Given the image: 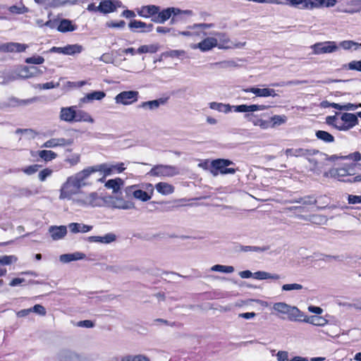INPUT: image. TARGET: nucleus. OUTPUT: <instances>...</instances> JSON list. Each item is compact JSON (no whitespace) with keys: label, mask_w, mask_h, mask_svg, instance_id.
<instances>
[{"label":"nucleus","mask_w":361,"mask_h":361,"mask_svg":"<svg viewBox=\"0 0 361 361\" xmlns=\"http://www.w3.org/2000/svg\"><path fill=\"white\" fill-rule=\"evenodd\" d=\"M92 173H94L92 166H88L68 177L61 187L59 199L73 201L74 196H78L81 193V188L87 185L86 180Z\"/></svg>","instance_id":"nucleus-1"},{"label":"nucleus","mask_w":361,"mask_h":361,"mask_svg":"<svg viewBox=\"0 0 361 361\" xmlns=\"http://www.w3.org/2000/svg\"><path fill=\"white\" fill-rule=\"evenodd\" d=\"M209 106L210 109L213 110L218 111L219 112H223L225 114H228L231 111L232 109L235 112H241V113H248V112H254L258 111L265 110L267 106L264 105H259V104H241L237 106H231L228 104H223L220 102H212L209 104Z\"/></svg>","instance_id":"nucleus-2"},{"label":"nucleus","mask_w":361,"mask_h":361,"mask_svg":"<svg viewBox=\"0 0 361 361\" xmlns=\"http://www.w3.org/2000/svg\"><path fill=\"white\" fill-rule=\"evenodd\" d=\"M273 310L281 319H285L281 315H287L288 319L292 322H300L304 317V314L297 307L291 306L283 302L274 303Z\"/></svg>","instance_id":"nucleus-3"},{"label":"nucleus","mask_w":361,"mask_h":361,"mask_svg":"<svg viewBox=\"0 0 361 361\" xmlns=\"http://www.w3.org/2000/svg\"><path fill=\"white\" fill-rule=\"evenodd\" d=\"M356 164H345L342 167L332 169L329 171V173L331 177L337 178L340 181L355 183L361 181V174L353 177V178L344 179V177L351 176L355 174V169Z\"/></svg>","instance_id":"nucleus-4"},{"label":"nucleus","mask_w":361,"mask_h":361,"mask_svg":"<svg viewBox=\"0 0 361 361\" xmlns=\"http://www.w3.org/2000/svg\"><path fill=\"white\" fill-rule=\"evenodd\" d=\"M73 202L81 207H96L103 206L104 200L97 192H92L87 194L81 192L73 199Z\"/></svg>","instance_id":"nucleus-5"},{"label":"nucleus","mask_w":361,"mask_h":361,"mask_svg":"<svg viewBox=\"0 0 361 361\" xmlns=\"http://www.w3.org/2000/svg\"><path fill=\"white\" fill-rule=\"evenodd\" d=\"M94 173H99L102 176L98 179L99 182H104L105 178L115 172L121 173L125 170L124 164L121 162L116 164L104 163L92 166Z\"/></svg>","instance_id":"nucleus-6"},{"label":"nucleus","mask_w":361,"mask_h":361,"mask_svg":"<svg viewBox=\"0 0 361 361\" xmlns=\"http://www.w3.org/2000/svg\"><path fill=\"white\" fill-rule=\"evenodd\" d=\"M213 35L216 36L215 38L217 39L216 47L221 49H240L243 47L246 44L245 42H233L225 32H217L213 33Z\"/></svg>","instance_id":"nucleus-7"},{"label":"nucleus","mask_w":361,"mask_h":361,"mask_svg":"<svg viewBox=\"0 0 361 361\" xmlns=\"http://www.w3.org/2000/svg\"><path fill=\"white\" fill-rule=\"evenodd\" d=\"M314 54H331L337 51L339 47L334 41L317 42L311 46Z\"/></svg>","instance_id":"nucleus-8"},{"label":"nucleus","mask_w":361,"mask_h":361,"mask_svg":"<svg viewBox=\"0 0 361 361\" xmlns=\"http://www.w3.org/2000/svg\"><path fill=\"white\" fill-rule=\"evenodd\" d=\"M139 92L135 90L123 91L114 99L117 104L130 105L138 100Z\"/></svg>","instance_id":"nucleus-9"},{"label":"nucleus","mask_w":361,"mask_h":361,"mask_svg":"<svg viewBox=\"0 0 361 361\" xmlns=\"http://www.w3.org/2000/svg\"><path fill=\"white\" fill-rule=\"evenodd\" d=\"M178 173V169L170 165L154 166L149 172L152 176H168L171 177Z\"/></svg>","instance_id":"nucleus-10"},{"label":"nucleus","mask_w":361,"mask_h":361,"mask_svg":"<svg viewBox=\"0 0 361 361\" xmlns=\"http://www.w3.org/2000/svg\"><path fill=\"white\" fill-rule=\"evenodd\" d=\"M232 161L224 159H218L212 161V166L219 171L221 174H234L236 170L233 168H227V166L233 165Z\"/></svg>","instance_id":"nucleus-11"},{"label":"nucleus","mask_w":361,"mask_h":361,"mask_svg":"<svg viewBox=\"0 0 361 361\" xmlns=\"http://www.w3.org/2000/svg\"><path fill=\"white\" fill-rule=\"evenodd\" d=\"M123 7L122 2L119 0H102L99 5V13L106 14L112 13L117 8Z\"/></svg>","instance_id":"nucleus-12"},{"label":"nucleus","mask_w":361,"mask_h":361,"mask_svg":"<svg viewBox=\"0 0 361 361\" xmlns=\"http://www.w3.org/2000/svg\"><path fill=\"white\" fill-rule=\"evenodd\" d=\"M179 8H167L162 11H159L157 16H154L152 20L157 23H164L169 20L172 16H178Z\"/></svg>","instance_id":"nucleus-13"},{"label":"nucleus","mask_w":361,"mask_h":361,"mask_svg":"<svg viewBox=\"0 0 361 361\" xmlns=\"http://www.w3.org/2000/svg\"><path fill=\"white\" fill-rule=\"evenodd\" d=\"M28 47L27 44L18 42H6L0 44V52L12 53L23 52Z\"/></svg>","instance_id":"nucleus-14"},{"label":"nucleus","mask_w":361,"mask_h":361,"mask_svg":"<svg viewBox=\"0 0 361 361\" xmlns=\"http://www.w3.org/2000/svg\"><path fill=\"white\" fill-rule=\"evenodd\" d=\"M78 0H35V1L43 6L44 8H57L66 5H73L78 2Z\"/></svg>","instance_id":"nucleus-15"},{"label":"nucleus","mask_w":361,"mask_h":361,"mask_svg":"<svg viewBox=\"0 0 361 361\" xmlns=\"http://www.w3.org/2000/svg\"><path fill=\"white\" fill-rule=\"evenodd\" d=\"M73 143V139L63 137H54L46 141L42 147L46 148H54L57 147L70 146Z\"/></svg>","instance_id":"nucleus-16"},{"label":"nucleus","mask_w":361,"mask_h":361,"mask_svg":"<svg viewBox=\"0 0 361 361\" xmlns=\"http://www.w3.org/2000/svg\"><path fill=\"white\" fill-rule=\"evenodd\" d=\"M216 45L217 39L211 37L205 38L197 44H192L191 48L193 49H199L202 51L205 52L212 49L214 47H216Z\"/></svg>","instance_id":"nucleus-17"},{"label":"nucleus","mask_w":361,"mask_h":361,"mask_svg":"<svg viewBox=\"0 0 361 361\" xmlns=\"http://www.w3.org/2000/svg\"><path fill=\"white\" fill-rule=\"evenodd\" d=\"M48 231L53 240H59L66 235L67 227L66 226H51Z\"/></svg>","instance_id":"nucleus-18"},{"label":"nucleus","mask_w":361,"mask_h":361,"mask_svg":"<svg viewBox=\"0 0 361 361\" xmlns=\"http://www.w3.org/2000/svg\"><path fill=\"white\" fill-rule=\"evenodd\" d=\"M76 106L62 107L60 111L59 118L61 121L72 123L75 119Z\"/></svg>","instance_id":"nucleus-19"},{"label":"nucleus","mask_w":361,"mask_h":361,"mask_svg":"<svg viewBox=\"0 0 361 361\" xmlns=\"http://www.w3.org/2000/svg\"><path fill=\"white\" fill-rule=\"evenodd\" d=\"M243 91L245 92H252L255 94L257 97H274L277 95L276 91L274 89L271 88H258L253 87L245 89L243 90Z\"/></svg>","instance_id":"nucleus-20"},{"label":"nucleus","mask_w":361,"mask_h":361,"mask_svg":"<svg viewBox=\"0 0 361 361\" xmlns=\"http://www.w3.org/2000/svg\"><path fill=\"white\" fill-rule=\"evenodd\" d=\"M116 240V234L113 233H108L104 236H89L87 240L89 243H96L101 244H110Z\"/></svg>","instance_id":"nucleus-21"},{"label":"nucleus","mask_w":361,"mask_h":361,"mask_svg":"<svg viewBox=\"0 0 361 361\" xmlns=\"http://www.w3.org/2000/svg\"><path fill=\"white\" fill-rule=\"evenodd\" d=\"M160 8L155 5L143 6L137 9V14L142 18H149L159 13Z\"/></svg>","instance_id":"nucleus-22"},{"label":"nucleus","mask_w":361,"mask_h":361,"mask_svg":"<svg viewBox=\"0 0 361 361\" xmlns=\"http://www.w3.org/2000/svg\"><path fill=\"white\" fill-rule=\"evenodd\" d=\"M340 115L341 116V120L345 125V126L342 128L343 129L348 130L357 125L358 119L357 115L350 113H343L340 114Z\"/></svg>","instance_id":"nucleus-23"},{"label":"nucleus","mask_w":361,"mask_h":361,"mask_svg":"<svg viewBox=\"0 0 361 361\" xmlns=\"http://www.w3.org/2000/svg\"><path fill=\"white\" fill-rule=\"evenodd\" d=\"M318 152V150L316 149H309L304 148H297V149H287L285 152L287 156L290 157H305L314 155Z\"/></svg>","instance_id":"nucleus-24"},{"label":"nucleus","mask_w":361,"mask_h":361,"mask_svg":"<svg viewBox=\"0 0 361 361\" xmlns=\"http://www.w3.org/2000/svg\"><path fill=\"white\" fill-rule=\"evenodd\" d=\"M165 103L166 99L164 98H160L158 99L141 102L138 105V108L146 110L154 111L159 109L161 105H163Z\"/></svg>","instance_id":"nucleus-25"},{"label":"nucleus","mask_w":361,"mask_h":361,"mask_svg":"<svg viewBox=\"0 0 361 361\" xmlns=\"http://www.w3.org/2000/svg\"><path fill=\"white\" fill-rule=\"evenodd\" d=\"M86 255L80 252H75L73 253L63 254L60 255L59 260L62 263H69L73 261L84 259Z\"/></svg>","instance_id":"nucleus-26"},{"label":"nucleus","mask_w":361,"mask_h":361,"mask_svg":"<svg viewBox=\"0 0 361 361\" xmlns=\"http://www.w3.org/2000/svg\"><path fill=\"white\" fill-rule=\"evenodd\" d=\"M106 97V93L104 91H94L87 93L80 99L81 103H89L94 100L100 101Z\"/></svg>","instance_id":"nucleus-27"},{"label":"nucleus","mask_w":361,"mask_h":361,"mask_svg":"<svg viewBox=\"0 0 361 361\" xmlns=\"http://www.w3.org/2000/svg\"><path fill=\"white\" fill-rule=\"evenodd\" d=\"M123 183L124 182L121 178H116L107 180L105 183L104 186L107 189L112 190L114 193H118L120 191L121 187L123 185Z\"/></svg>","instance_id":"nucleus-28"},{"label":"nucleus","mask_w":361,"mask_h":361,"mask_svg":"<svg viewBox=\"0 0 361 361\" xmlns=\"http://www.w3.org/2000/svg\"><path fill=\"white\" fill-rule=\"evenodd\" d=\"M129 27L133 30L141 29L142 32H150L153 29L152 24H147L140 20H133L129 23Z\"/></svg>","instance_id":"nucleus-29"},{"label":"nucleus","mask_w":361,"mask_h":361,"mask_svg":"<svg viewBox=\"0 0 361 361\" xmlns=\"http://www.w3.org/2000/svg\"><path fill=\"white\" fill-rule=\"evenodd\" d=\"M68 227L69 228L70 231L73 233H77L80 232L87 233L92 229V226L79 223H71L68 224Z\"/></svg>","instance_id":"nucleus-30"},{"label":"nucleus","mask_w":361,"mask_h":361,"mask_svg":"<svg viewBox=\"0 0 361 361\" xmlns=\"http://www.w3.org/2000/svg\"><path fill=\"white\" fill-rule=\"evenodd\" d=\"M288 121L286 115H274L269 120V128H274L285 124Z\"/></svg>","instance_id":"nucleus-31"},{"label":"nucleus","mask_w":361,"mask_h":361,"mask_svg":"<svg viewBox=\"0 0 361 361\" xmlns=\"http://www.w3.org/2000/svg\"><path fill=\"white\" fill-rule=\"evenodd\" d=\"M155 189L158 192L164 195H168L173 192L174 187L165 182H160L155 185Z\"/></svg>","instance_id":"nucleus-32"},{"label":"nucleus","mask_w":361,"mask_h":361,"mask_svg":"<svg viewBox=\"0 0 361 361\" xmlns=\"http://www.w3.org/2000/svg\"><path fill=\"white\" fill-rule=\"evenodd\" d=\"M338 159H350V160H353L355 161H358L361 160V154L359 152H355L349 154L348 155H346V156L338 157L337 155H331V156H329L326 158V160L334 161Z\"/></svg>","instance_id":"nucleus-33"},{"label":"nucleus","mask_w":361,"mask_h":361,"mask_svg":"<svg viewBox=\"0 0 361 361\" xmlns=\"http://www.w3.org/2000/svg\"><path fill=\"white\" fill-rule=\"evenodd\" d=\"M253 278L257 280H265V279H272V280H279L281 279L280 275L277 274H270L264 271H258L253 273Z\"/></svg>","instance_id":"nucleus-34"},{"label":"nucleus","mask_w":361,"mask_h":361,"mask_svg":"<svg viewBox=\"0 0 361 361\" xmlns=\"http://www.w3.org/2000/svg\"><path fill=\"white\" fill-rule=\"evenodd\" d=\"M74 122H86L93 123L94 120L89 113L83 110H75V119Z\"/></svg>","instance_id":"nucleus-35"},{"label":"nucleus","mask_w":361,"mask_h":361,"mask_svg":"<svg viewBox=\"0 0 361 361\" xmlns=\"http://www.w3.org/2000/svg\"><path fill=\"white\" fill-rule=\"evenodd\" d=\"M77 28L70 20L63 19L60 21L57 30L61 32L74 31Z\"/></svg>","instance_id":"nucleus-36"},{"label":"nucleus","mask_w":361,"mask_h":361,"mask_svg":"<svg viewBox=\"0 0 361 361\" xmlns=\"http://www.w3.org/2000/svg\"><path fill=\"white\" fill-rule=\"evenodd\" d=\"M245 117L251 121L254 126H259L263 130L269 128V120H263L257 117H252L250 114H245Z\"/></svg>","instance_id":"nucleus-37"},{"label":"nucleus","mask_w":361,"mask_h":361,"mask_svg":"<svg viewBox=\"0 0 361 361\" xmlns=\"http://www.w3.org/2000/svg\"><path fill=\"white\" fill-rule=\"evenodd\" d=\"M315 136L318 140L325 143H332L335 141L334 137L331 133L325 130H317Z\"/></svg>","instance_id":"nucleus-38"},{"label":"nucleus","mask_w":361,"mask_h":361,"mask_svg":"<svg viewBox=\"0 0 361 361\" xmlns=\"http://www.w3.org/2000/svg\"><path fill=\"white\" fill-rule=\"evenodd\" d=\"M339 47L345 50H357L361 48V43H357L352 40H344L339 43Z\"/></svg>","instance_id":"nucleus-39"},{"label":"nucleus","mask_w":361,"mask_h":361,"mask_svg":"<svg viewBox=\"0 0 361 361\" xmlns=\"http://www.w3.org/2000/svg\"><path fill=\"white\" fill-rule=\"evenodd\" d=\"M302 321L320 326H324L327 323V320L326 319L319 316H312L303 319H302Z\"/></svg>","instance_id":"nucleus-40"},{"label":"nucleus","mask_w":361,"mask_h":361,"mask_svg":"<svg viewBox=\"0 0 361 361\" xmlns=\"http://www.w3.org/2000/svg\"><path fill=\"white\" fill-rule=\"evenodd\" d=\"M82 47L79 44H71L63 47V54L73 55L82 51Z\"/></svg>","instance_id":"nucleus-41"},{"label":"nucleus","mask_w":361,"mask_h":361,"mask_svg":"<svg viewBox=\"0 0 361 361\" xmlns=\"http://www.w3.org/2000/svg\"><path fill=\"white\" fill-rule=\"evenodd\" d=\"M303 289V286L300 283H286L281 286L282 292L300 291Z\"/></svg>","instance_id":"nucleus-42"},{"label":"nucleus","mask_w":361,"mask_h":361,"mask_svg":"<svg viewBox=\"0 0 361 361\" xmlns=\"http://www.w3.org/2000/svg\"><path fill=\"white\" fill-rule=\"evenodd\" d=\"M38 155L41 159H42L45 161H51L52 159H54L57 157V154L54 152L45 149L39 151Z\"/></svg>","instance_id":"nucleus-43"},{"label":"nucleus","mask_w":361,"mask_h":361,"mask_svg":"<svg viewBox=\"0 0 361 361\" xmlns=\"http://www.w3.org/2000/svg\"><path fill=\"white\" fill-rule=\"evenodd\" d=\"M134 197L142 202H147L152 198V196L148 192L137 188L134 192Z\"/></svg>","instance_id":"nucleus-44"},{"label":"nucleus","mask_w":361,"mask_h":361,"mask_svg":"<svg viewBox=\"0 0 361 361\" xmlns=\"http://www.w3.org/2000/svg\"><path fill=\"white\" fill-rule=\"evenodd\" d=\"M121 361H150V360L144 355H127L123 356Z\"/></svg>","instance_id":"nucleus-45"},{"label":"nucleus","mask_w":361,"mask_h":361,"mask_svg":"<svg viewBox=\"0 0 361 361\" xmlns=\"http://www.w3.org/2000/svg\"><path fill=\"white\" fill-rule=\"evenodd\" d=\"M211 271L230 274L234 271V267L232 266L216 264L211 267Z\"/></svg>","instance_id":"nucleus-46"},{"label":"nucleus","mask_w":361,"mask_h":361,"mask_svg":"<svg viewBox=\"0 0 361 361\" xmlns=\"http://www.w3.org/2000/svg\"><path fill=\"white\" fill-rule=\"evenodd\" d=\"M114 207L120 209H130L135 208V205L131 202L120 200L114 204Z\"/></svg>","instance_id":"nucleus-47"},{"label":"nucleus","mask_w":361,"mask_h":361,"mask_svg":"<svg viewBox=\"0 0 361 361\" xmlns=\"http://www.w3.org/2000/svg\"><path fill=\"white\" fill-rule=\"evenodd\" d=\"M323 0H305L302 8L313 9L322 7Z\"/></svg>","instance_id":"nucleus-48"},{"label":"nucleus","mask_w":361,"mask_h":361,"mask_svg":"<svg viewBox=\"0 0 361 361\" xmlns=\"http://www.w3.org/2000/svg\"><path fill=\"white\" fill-rule=\"evenodd\" d=\"M18 258L15 255H3L0 257V264L1 265H10L13 263L16 262Z\"/></svg>","instance_id":"nucleus-49"},{"label":"nucleus","mask_w":361,"mask_h":361,"mask_svg":"<svg viewBox=\"0 0 361 361\" xmlns=\"http://www.w3.org/2000/svg\"><path fill=\"white\" fill-rule=\"evenodd\" d=\"M8 11L13 14H23L28 11V8L25 7L24 5H13L8 8Z\"/></svg>","instance_id":"nucleus-50"},{"label":"nucleus","mask_w":361,"mask_h":361,"mask_svg":"<svg viewBox=\"0 0 361 361\" xmlns=\"http://www.w3.org/2000/svg\"><path fill=\"white\" fill-rule=\"evenodd\" d=\"M38 193L39 191L37 189L35 190H32L31 189L27 188H23L18 190V195L20 197H29Z\"/></svg>","instance_id":"nucleus-51"},{"label":"nucleus","mask_w":361,"mask_h":361,"mask_svg":"<svg viewBox=\"0 0 361 361\" xmlns=\"http://www.w3.org/2000/svg\"><path fill=\"white\" fill-rule=\"evenodd\" d=\"M25 61L30 64H42L44 62V59L40 56H33L25 59Z\"/></svg>","instance_id":"nucleus-52"},{"label":"nucleus","mask_w":361,"mask_h":361,"mask_svg":"<svg viewBox=\"0 0 361 361\" xmlns=\"http://www.w3.org/2000/svg\"><path fill=\"white\" fill-rule=\"evenodd\" d=\"M31 312L36 313L40 316H45L47 314L46 309L42 305H35L32 307H30Z\"/></svg>","instance_id":"nucleus-53"},{"label":"nucleus","mask_w":361,"mask_h":361,"mask_svg":"<svg viewBox=\"0 0 361 361\" xmlns=\"http://www.w3.org/2000/svg\"><path fill=\"white\" fill-rule=\"evenodd\" d=\"M214 27V24H213V23H195L191 26H189L188 28L192 29V30H196V29L206 30V29L212 28Z\"/></svg>","instance_id":"nucleus-54"},{"label":"nucleus","mask_w":361,"mask_h":361,"mask_svg":"<svg viewBox=\"0 0 361 361\" xmlns=\"http://www.w3.org/2000/svg\"><path fill=\"white\" fill-rule=\"evenodd\" d=\"M39 167L40 166L38 164H33L23 168L22 171H23L27 175H32L39 170Z\"/></svg>","instance_id":"nucleus-55"},{"label":"nucleus","mask_w":361,"mask_h":361,"mask_svg":"<svg viewBox=\"0 0 361 361\" xmlns=\"http://www.w3.org/2000/svg\"><path fill=\"white\" fill-rule=\"evenodd\" d=\"M53 171L50 169H44L42 171H41L38 174V178L39 180L44 181L48 177L51 176L52 174Z\"/></svg>","instance_id":"nucleus-56"},{"label":"nucleus","mask_w":361,"mask_h":361,"mask_svg":"<svg viewBox=\"0 0 361 361\" xmlns=\"http://www.w3.org/2000/svg\"><path fill=\"white\" fill-rule=\"evenodd\" d=\"M349 70L361 71V61H352L345 66Z\"/></svg>","instance_id":"nucleus-57"},{"label":"nucleus","mask_w":361,"mask_h":361,"mask_svg":"<svg viewBox=\"0 0 361 361\" xmlns=\"http://www.w3.org/2000/svg\"><path fill=\"white\" fill-rule=\"evenodd\" d=\"M106 26L109 27H112V28H122L125 26L126 25V23L124 20H120L119 22H113V21H110V22H107L106 23Z\"/></svg>","instance_id":"nucleus-58"},{"label":"nucleus","mask_w":361,"mask_h":361,"mask_svg":"<svg viewBox=\"0 0 361 361\" xmlns=\"http://www.w3.org/2000/svg\"><path fill=\"white\" fill-rule=\"evenodd\" d=\"M340 115L338 113H336L334 116H329L326 118V123L329 126H331L334 128L335 127L336 121L338 118V116Z\"/></svg>","instance_id":"nucleus-59"},{"label":"nucleus","mask_w":361,"mask_h":361,"mask_svg":"<svg viewBox=\"0 0 361 361\" xmlns=\"http://www.w3.org/2000/svg\"><path fill=\"white\" fill-rule=\"evenodd\" d=\"M66 161L71 166L76 165L80 161V156L78 154H73L70 157L66 158Z\"/></svg>","instance_id":"nucleus-60"},{"label":"nucleus","mask_w":361,"mask_h":361,"mask_svg":"<svg viewBox=\"0 0 361 361\" xmlns=\"http://www.w3.org/2000/svg\"><path fill=\"white\" fill-rule=\"evenodd\" d=\"M58 86H59V83H56L55 85L53 82H46L44 84H38L37 85V87L39 89H43V90H49V89H52V88H54Z\"/></svg>","instance_id":"nucleus-61"},{"label":"nucleus","mask_w":361,"mask_h":361,"mask_svg":"<svg viewBox=\"0 0 361 361\" xmlns=\"http://www.w3.org/2000/svg\"><path fill=\"white\" fill-rule=\"evenodd\" d=\"M302 204L309 205V204H315L317 203V200L312 196H306L302 197Z\"/></svg>","instance_id":"nucleus-62"},{"label":"nucleus","mask_w":361,"mask_h":361,"mask_svg":"<svg viewBox=\"0 0 361 361\" xmlns=\"http://www.w3.org/2000/svg\"><path fill=\"white\" fill-rule=\"evenodd\" d=\"M288 353L287 351L280 350L276 354L278 361L288 360Z\"/></svg>","instance_id":"nucleus-63"},{"label":"nucleus","mask_w":361,"mask_h":361,"mask_svg":"<svg viewBox=\"0 0 361 361\" xmlns=\"http://www.w3.org/2000/svg\"><path fill=\"white\" fill-rule=\"evenodd\" d=\"M348 200L350 204L361 203V196L350 195H348Z\"/></svg>","instance_id":"nucleus-64"}]
</instances>
